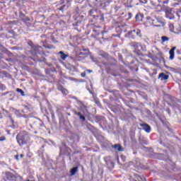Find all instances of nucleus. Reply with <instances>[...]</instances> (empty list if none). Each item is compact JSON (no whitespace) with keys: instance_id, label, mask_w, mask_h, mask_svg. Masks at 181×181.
I'll list each match as a JSON object with an SVG mask.
<instances>
[{"instance_id":"13","label":"nucleus","mask_w":181,"mask_h":181,"mask_svg":"<svg viewBox=\"0 0 181 181\" xmlns=\"http://www.w3.org/2000/svg\"><path fill=\"white\" fill-rule=\"evenodd\" d=\"M163 42H168V40H169V38H168V37H161Z\"/></svg>"},{"instance_id":"17","label":"nucleus","mask_w":181,"mask_h":181,"mask_svg":"<svg viewBox=\"0 0 181 181\" xmlns=\"http://www.w3.org/2000/svg\"><path fill=\"white\" fill-rule=\"evenodd\" d=\"M6 139V138H5V136L0 137V142L2 141H5Z\"/></svg>"},{"instance_id":"11","label":"nucleus","mask_w":181,"mask_h":181,"mask_svg":"<svg viewBox=\"0 0 181 181\" xmlns=\"http://www.w3.org/2000/svg\"><path fill=\"white\" fill-rule=\"evenodd\" d=\"M76 114L80 117V119H82V121H86V118L84 117V115H83V114H81V112H78Z\"/></svg>"},{"instance_id":"9","label":"nucleus","mask_w":181,"mask_h":181,"mask_svg":"<svg viewBox=\"0 0 181 181\" xmlns=\"http://www.w3.org/2000/svg\"><path fill=\"white\" fill-rule=\"evenodd\" d=\"M113 148L116 149V151H119V152H122V148H121V146L119 144H115L113 146Z\"/></svg>"},{"instance_id":"5","label":"nucleus","mask_w":181,"mask_h":181,"mask_svg":"<svg viewBox=\"0 0 181 181\" xmlns=\"http://www.w3.org/2000/svg\"><path fill=\"white\" fill-rule=\"evenodd\" d=\"M176 50V47H173L170 50V60H173L175 59V51Z\"/></svg>"},{"instance_id":"10","label":"nucleus","mask_w":181,"mask_h":181,"mask_svg":"<svg viewBox=\"0 0 181 181\" xmlns=\"http://www.w3.org/2000/svg\"><path fill=\"white\" fill-rule=\"evenodd\" d=\"M59 54H62L61 55V59H62V60H66V57H67V55L65 54L64 53H63L62 51H60L59 52Z\"/></svg>"},{"instance_id":"15","label":"nucleus","mask_w":181,"mask_h":181,"mask_svg":"<svg viewBox=\"0 0 181 181\" xmlns=\"http://www.w3.org/2000/svg\"><path fill=\"white\" fill-rule=\"evenodd\" d=\"M16 91H18V93H21V95H24V92L22 90V89L18 88Z\"/></svg>"},{"instance_id":"21","label":"nucleus","mask_w":181,"mask_h":181,"mask_svg":"<svg viewBox=\"0 0 181 181\" xmlns=\"http://www.w3.org/2000/svg\"><path fill=\"white\" fill-rule=\"evenodd\" d=\"M140 179H141V177H139L138 180L139 181V180H140Z\"/></svg>"},{"instance_id":"7","label":"nucleus","mask_w":181,"mask_h":181,"mask_svg":"<svg viewBox=\"0 0 181 181\" xmlns=\"http://www.w3.org/2000/svg\"><path fill=\"white\" fill-rule=\"evenodd\" d=\"M77 170H78V168L74 167L71 170V176H74L76 173H77Z\"/></svg>"},{"instance_id":"2","label":"nucleus","mask_w":181,"mask_h":181,"mask_svg":"<svg viewBox=\"0 0 181 181\" xmlns=\"http://www.w3.org/2000/svg\"><path fill=\"white\" fill-rule=\"evenodd\" d=\"M155 21V26L157 28H160V26H163L165 25V21H163V18L160 17H156L154 18Z\"/></svg>"},{"instance_id":"3","label":"nucleus","mask_w":181,"mask_h":181,"mask_svg":"<svg viewBox=\"0 0 181 181\" xmlns=\"http://www.w3.org/2000/svg\"><path fill=\"white\" fill-rule=\"evenodd\" d=\"M147 21L146 23V26H155V18H152L151 17L146 18Z\"/></svg>"},{"instance_id":"1","label":"nucleus","mask_w":181,"mask_h":181,"mask_svg":"<svg viewBox=\"0 0 181 181\" xmlns=\"http://www.w3.org/2000/svg\"><path fill=\"white\" fill-rule=\"evenodd\" d=\"M29 141V136L26 134V133H24L22 134V133H20L17 136V142L19 144V145H23V144H26Z\"/></svg>"},{"instance_id":"14","label":"nucleus","mask_w":181,"mask_h":181,"mask_svg":"<svg viewBox=\"0 0 181 181\" xmlns=\"http://www.w3.org/2000/svg\"><path fill=\"white\" fill-rule=\"evenodd\" d=\"M61 90L63 93V94H65V95L67 94V93H69L67 90H66L65 88H62Z\"/></svg>"},{"instance_id":"18","label":"nucleus","mask_w":181,"mask_h":181,"mask_svg":"<svg viewBox=\"0 0 181 181\" xmlns=\"http://www.w3.org/2000/svg\"><path fill=\"white\" fill-rule=\"evenodd\" d=\"M81 77H86V73H84V72L82 73V74H81Z\"/></svg>"},{"instance_id":"16","label":"nucleus","mask_w":181,"mask_h":181,"mask_svg":"<svg viewBox=\"0 0 181 181\" xmlns=\"http://www.w3.org/2000/svg\"><path fill=\"white\" fill-rule=\"evenodd\" d=\"M127 16H128V18H127V21H129V19H131V18H132V14H131V13H129Z\"/></svg>"},{"instance_id":"12","label":"nucleus","mask_w":181,"mask_h":181,"mask_svg":"<svg viewBox=\"0 0 181 181\" xmlns=\"http://www.w3.org/2000/svg\"><path fill=\"white\" fill-rule=\"evenodd\" d=\"M134 33H136L137 36H139L141 35V30H133Z\"/></svg>"},{"instance_id":"20","label":"nucleus","mask_w":181,"mask_h":181,"mask_svg":"<svg viewBox=\"0 0 181 181\" xmlns=\"http://www.w3.org/2000/svg\"><path fill=\"white\" fill-rule=\"evenodd\" d=\"M23 154H21V158H23Z\"/></svg>"},{"instance_id":"19","label":"nucleus","mask_w":181,"mask_h":181,"mask_svg":"<svg viewBox=\"0 0 181 181\" xmlns=\"http://www.w3.org/2000/svg\"><path fill=\"white\" fill-rule=\"evenodd\" d=\"M16 159L18 160V156H16Z\"/></svg>"},{"instance_id":"4","label":"nucleus","mask_w":181,"mask_h":181,"mask_svg":"<svg viewBox=\"0 0 181 181\" xmlns=\"http://www.w3.org/2000/svg\"><path fill=\"white\" fill-rule=\"evenodd\" d=\"M141 127H143V129L146 131L147 134H149V132H151V127L147 124H141Z\"/></svg>"},{"instance_id":"6","label":"nucleus","mask_w":181,"mask_h":181,"mask_svg":"<svg viewBox=\"0 0 181 181\" xmlns=\"http://www.w3.org/2000/svg\"><path fill=\"white\" fill-rule=\"evenodd\" d=\"M159 78H160V80L162 81L168 80V78H169V76L162 73V74H160Z\"/></svg>"},{"instance_id":"8","label":"nucleus","mask_w":181,"mask_h":181,"mask_svg":"<svg viewBox=\"0 0 181 181\" xmlns=\"http://www.w3.org/2000/svg\"><path fill=\"white\" fill-rule=\"evenodd\" d=\"M142 19H144V16L141 15V14H137L136 16V21L137 22H141L142 21Z\"/></svg>"}]
</instances>
